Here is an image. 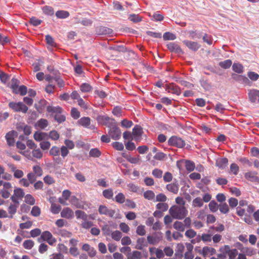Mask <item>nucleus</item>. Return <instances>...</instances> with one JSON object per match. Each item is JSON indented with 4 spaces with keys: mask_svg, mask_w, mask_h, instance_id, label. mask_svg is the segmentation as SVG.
<instances>
[{
    "mask_svg": "<svg viewBox=\"0 0 259 259\" xmlns=\"http://www.w3.org/2000/svg\"><path fill=\"white\" fill-rule=\"evenodd\" d=\"M248 95L249 100L251 103H259V90L256 89L250 90Z\"/></svg>",
    "mask_w": 259,
    "mask_h": 259,
    "instance_id": "obj_9",
    "label": "nucleus"
},
{
    "mask_svg": "<svg viewBox=\"0 0 259 259\" xmlns=\"http://www.w3.org/2000/svg\"><path fill=\"white\" fill-rule=\"evenodd\" d=\"M111 237L115 241H119L122 237V234L119 231H114L111 233Z\"/></svg>",
    "mask_w": 259,
    "mask_h": 259,
    "instance_id": "obj_52",
    "label": "nucleus"
},
{
    "mask_svg": "<svg viewBox=\"0 0 259 259\" xmlns=\"http://www.w3.org/2000/svg\"><path fill=\"white\" fill-rule=\"evenodd\" d=\"M20 81L15 78H13L11 80V88L12 89L13 92L15 93L17 92V90L19 88Z\"/></svg>",
    "mask_w": 259,
    "mask_h": 259,
    "instance_id": "obj_32",
    "label": "nucleus"
},
{
    "mask_svg": "<svg viewBox=\"0 0 259 259\" xmlns=\"http://www.w3.org/2000/svg\"><path fill=\"white\" fill-rule=\"evenodd\" d=\"M214 234V232L209 229L208 231L207 234H203L201 237V240L203 242H211L212 240V236Z\"/></svg>",
    "mask_w": 259,
    "mask_h": 259,
    "instance_id": "obj_21",
    "label": "nucleus"
},
{
    "mask_svg": "<svg viewBox=\"0 0 259 259\" xmlns=\"http://www.w3.org/2000/svg\"><path fill=\"white\" fill-rule=\"evenodd\" d=\"M215 253V249L212 247L205 246L202 250L201 253L204 256L212 255Z\"/></svg>",
    "mask_w": 259,
    "mask_h": 259,
    "instance_id": "obj_19",
    "label": "nucleus"
},
{
    "mask_svg": "<svg viewBox=\"0 0 259 259\" xmlns=\"http://www.w3.org/2000/svg\"><path fill=\"white\" fill-rule=\"evenodd\" d=\"M44 13L48 15L52 16L54 13V11L52 7L46 6L42 8Z\"/></svg>",
    "mask_w": 259,
    "mask_h": 259,
    "instance_id": "obj_47",
    "label": "nucleus"
},
{
    "mask_svg": "<svg viewBox=\"0 0 259 259\" xmlns=\"http://www.w3.org/2000/svg\"><path fill=\"white\" fill-rule=\"evenodd\" d=\"M32 154L33 156L37 159H40L42 157V152L40 150L39 148H37V147L35 149H33L32 151Z\"/></svg>",
    "mask_w": 259,
    "mask_h": 259,
    "instance_id": "obj_39",
    "label": "nucleus"
},
{
    "mask_svg": "<svg viewBox=\"0 0 259 259\" xmlns=\"http://www.w3.org/2000/svg\"><path fill=\"white\" fill-rule=\"evenodd\" d=\"M108 49L110 50H113L117 52H123L125 51V49L123 46H110Z\"/></svg>",
    "mask_w": 259,
    "mask_h": 259,
    "instance_id": "obj_49",
    "label": "nucleus"
},
{
    "mask_svg": "<svg viewBox=\"0 0 259 259\" xmlns=\"http://www.w3.org/2000/svg\"><path fill=\"white\" fill-rule=\"evenodd\" d=\"M185 235L189 238H193L196 236V232L193 229H190L186 231Z\"/></svg>",
    "mask_w": 259,
    "mask_h": 259,
    "instance_id": "obj_60",
    "label": "nucleus"
},
{
    "mask_svg": "<svg viewBox=\"0 0 259 259\" xmlns=\"http://www.w3.org/2000/svg\"><path fill=\"white\" fill-rule=\"evenodd\" d=\"M174 228L178 231L184 232L185 228L183 223L179 221H176L173 225Z\"/></svg>",
    "mask_w": 259,
    "mask_h": 259,
    "instance_id": "obj_30",
    "label": "nucleus"
},
{
    "mask_svg": "<svg viewBox=\"0 0 259 259\" xmlns=\"http://www.w3.org/2000/svg\"><path fill=\"white\" fill-rule=\"evenodd\" d=\"M80 90L82 92L88 93L92 91V87L87 83H82L80 87Z\"/></svg>",
    "mask_w": 259,
    "mask_h": 259,
    "instance_id": "obj_34",
    "label": "nucleus"
},
{
    "mask_svg": "<svg viewBox=\"0 0 259 259\" xmlns=\"http://www.w3.org/2000/svg\"><path fill=\"white\" fill-rule=\"evenodd\" d=\"M163 38L164 40H175L176 38V36L174 33L166 32L163 34Z\"/></svg>",
    "mask_w": 259,
    "mask_h": 259,
    "instance_id": "obj_54",
    "label": "nucleus"
},
{
    "mask_svg": "<svg viewBox=\"0 0 259 259\" xmlns=\"http://www.w3.org/2000/svg\"><path fill=\"white\" fill-rule=\"evenodd\" d=\"M228 163V160L227 158H219L216 160V165L219 167L220 168L224 169L225 168Z\"/></svg>",
    "mask_w": 259,
    "mask_h": 259,
    "instance_id": "obj_18",
    "label": "nucleus"
},
{
    "mask_svg": "<svg viewBox=\"0 0 259 259\" xmlns=\"http://www.w3.org/2000/svg\"><path fill=\"white\" fill-rule=\"evenodd\" d=\"M232 64V61L230 59L221 61L219 63V66L225 69L229 68L231 66Z\"/></svg>",
    "mask_w": 259,
    "mask_h": 259,
    "instance_id": "obj_28",
    "label": "nucleus"
},
{
    "mask_svg": "<svg viewBox=\"0 0 259 259\" xmlns=\"http://www.w3.org/2000/svg\"><path fill=\"white\" fill-rule=\"evenodd\" d=\"M37 125L39 128L44 129L48 126V121L46 119L41 118L37 121Z\"/></svg>",
    "mask_w": 259,
    "mask_h": 259,
    "instance_id": "obj_50",
    "label": "nucleus"
},
{
    "mask_svg": "<svg viewBox=\"0 0 259 259\" xmlns=\"http://www.w3.org/2000/svg\"><path fill=\"white\" fill-rule=\"evenodd\" d=\"M27 92V87L24 85H22L19 87V88L17 90V92H15V94H20L21 96H24L26 94Z\"/></svg>",
    "mask_w": 259,
    "mask_h": 259,
    "instance_id": "obj_48",
    "label": "nucleus"
},
{
    "mask_svg": "<svg viewBox=\"0 0 259 259\" xmlns=\"http://www.w3.org/2000/svg\"><path fill=\"white\" fill-rule=\"evenodd\" d=\"M168 89L169 92H171L172 93L177 95H179L181 94L180 88L174 83L170 84L168 86Z\"/></svg>",
    "mask_w": 259,
    "mask_h": 259,
    "instance_id": "obj_26",
    "label": "nucleus"
},
{
    "mask_svg": "<svg viewBox=\"0 0 259 259\" xmlns=\"http://www.w3.org/2000/svg\"><path fill=\"white\" fill-rule=\"evenodd\" d=\"M108 134L110 137L114 140H118L120 138L121 132L119 127L117 125L116 122L109 127Z\"/></svg>",
    "mask_w": 259,
    "mask_h": 259,
    "instance_id": "obj_2",
    "label": "nucleus"
},
{
    "mask_svg": "<svg viewBox=\"0 0 259 259\" xmlns=\"http://www.w3.org/2000/svg\"><path fill=\"white\" fill-rule=\"evenodd\" d=\"M78 123L85 127H88L91 124V119L88 117H83L78 120Z\"/></svg>",
    "mask_w": 259,
    "mask_h": 259,
    "instance_id": "obj_24",
    "label": "nucleus"
},
{
    "mask_svg": "<svg viewBox=\"0 0 259 259\" xmlns=\"http://www.w3.org/2000/svg\"><path fill=\"white\" fill-rule=\"evenodd\" d=\"M100 214H104L113 218L115 213V211L113 209H109L107 206L104 205H100L98 209Z\"/></svg>",
    "mask_w": 259,
    "mask_h": 259,
    "instance_id": "obj_8",
    "label": "nucleus"
},
{
    "mask_svg": "<svg viewBox=\"0 0 259 259\" xmlns=\"http://www.w3.org/2000/svg\"><path fill=\"white\" fill-rule=\"evenodd\" d=\"M33 138L36 141H41L48 139L49 136L46 133L36 132L33 135Z\"/></svg>",
    "mask_w": 259,
    "mask_h": 259,
    "instance_id": "obj_16",
    "label": "nucleus"
},
{
    "mask_svg": "<svg viewBox=\"0 0 259 259\" xmlns=\"http://www.w3.org/2000/svg\"><path fill=\"white\" fill-rule=\"evenodd\" d=\"M90 155L94 157H99L101 153L100 150L97 148H93L90 151Z\"/></svg>",
    "mask_w": 259,
    "mask_h": 259,
    "instance_id": "obj_55",
    "label": "nucleus"
},
{
    "mask_svg": "<svg viewBox=\"0 0 259 259\" xmlns=\"http://www.w3.org/2000/svg\"><path fill=\"white\" fill-rule=\"evenodd\" d=\"M37 240L39 242L46 241L50 245H53L56 242V239L53 237L51 233L48 231L42 232L40 237Z\"/></svg>",
    "mask_w": 259,
    "mask_h": 259,
    "instance_id": "obj_5",
    "label": "nucleus"
},
{
    "mask_svg": "<svg viewBox=\"0 0 259 259\" xmlns=\"http://www.w3.org/2000/svg\"><path fill=\"white\" fill-rule=\"evenodd\" d=\"M185 163L186 169L188 171L191 172L194 169L195 166L194 163L193 161L187 160L186 161Z\"/></svg>",
    "mask_w": 259,
    "mask_h": 259,
    "instance_id": "obj_43",
    "label": "nucleus"
},
{
    "mask_svg": "<svg viewBox=\"0 0 259 259\" xmlns=\"http://www.w3.org/2000/svg\"><path fill=\"white\" fill-rule=\"evenodd\" d=\"M183 42L189 49L194 52H196L200 48V45L195 41L185 40Z\"/></svg>",
    "mask_w": 259,
    "mask_h": 259,
    "instance_id": "obj_12",
    "label": "nucleus"
},
{
    "mask_svg": "<svg viewBox=\"0 0 259 259\" xmlns=\"http://www.w3.org/2000/svg\"><path fill=\"white\" fill-rule=\"evenodd\" d=\"M143 133L142 128L140 126L136 125L133 129V135L134 137V140L137 142L139 141Z\"/></svg>",
    "mask_w": 259,
    "mask_h": 259,
    "instance_id": "obj_13",
    "label": "nucleus"
},
{
    "mask_svg": "<svg viewBox=\"0 0 259 259\" xmlns=\"http://www.w3.org/2000/svg\"><path fill=\"white\" fill-rule=\"evenodd\" d=\"M167 49L171 52L178 54H183V52L180 47L175 42H170L166 45Z\"/></svg>",
    "mask_w": 259,
    "mask_h": 259,
    "instance_id": "obj_11",
    "label": "nucleus"
},
{
    "mask_svg": "<svg viewBox=\"0 0 259 259\" xmlns=\"http://www.w3.org/2000/svg\"><path fill=\"white\" fill-rule=\"evenodd\" d=\"M9 106L15 112H22L25 113L28 111V107L21 102L17 103L11 102L9 104Z\"/></svg>",
    "mask_w": 259,
    "mask_h": 259,
    "instance_id": "obj_3",
    "label": "nucleus"
},
{
    "mask_svg": "<svg viewBox=\"0 0 259 259\" xmlns=\"http://www.w3.org/2000/svg\"><path fill=\"white\" fill-rule=\"evenodd\" d=\"M97 120L100 124L105 125L109 128L116 123L115 120L113 118H110L107 116H99L97 118Z\"/></svg>",
    "mask_w": 259,
    "mask_h": 259,
    "instance_id": "obj_6",
    "label": "nucleus"
},
{
    "mask_svg": "<svg viewBox=\"0 0 259 259\" xmlns=\"http://www.w3.org/2000/svg\"><path fill=\"white\" fill-rule=\"evenodd\" d=\"M17 135V133L15 131H11L6 134L5 138L7 144L9 146H13L14 145L15 143L14 138L16 137Z\"/></svg>",
    "mask_w": 259,
    "mask_h": 259,
    "instance_id": "obj_10",
    "label": "nucleus"
},
{
    "mask_svg": "<svg viewBox=\"0 0 259 259\" xmlns=\"http://www.w3.org/2000/svg\"><path fill=\"white\" fill-rule=\"evenodd\" d=\"M256 174L254 172H248L245 174V177L246 179L251 181H256L257 179Z\"/></svg>",
    "mask_w": 259,
    "mask_h": 259,
    "instance_id": "obj_36",
    "label": "nucleus"
},
{
    "mask_svg": "<svg viewBox=\"0 0 259 259\" xmlns=\"http://www.w3.org/2000/svg\"><path fill=\"white\" fill-rule=\"evenodd\" d=\"M34 244V242L32 240H26L24 241L23 246L26 249H30L33 247Z\"/></svg>",
    "mask_w": 259,
    "mask_h": 259,
    "instance_id": "obj_44",
    "label": "nucleus"
},
{
    "mask_svg": "<svg viewBox=\"0 0 259 259\" xmlns=\"http://www.w3.org/2000/svg\"><path fill=\"white\" fill-rule=\"evenodd\" d=\"M203 202L200 197H196L192 201V206L194 207H201L203 206Z\"/></svg>",
    "mask_w": 259,
    "mask_h": 259,
    "instance_id": "obj_37",
    "label": "nucleus"
},
{
    "mask_svg": "<svg viewBox=\"0 0 259 259\" xmlns=\"http://www.w3.org/2000/svg\"><path fill=\"white\" fill-rule=\"evenodd\" d=\"M70 203L77 208H82L83 205L81 201L75 196H72L70 200Z\"/></svg>",
    "mask_w": 259,
    "mask_h": 259,
    "instance_id": "obj_25",
    "label": "nucleus"
},
{
    "mask_svg": "<svg viewBox=\"0 0 259 259\" xmlns=\"http://www.w3.org/2000/svg\"><path fill=\"white\" fill-rule=\"evenodd\" d=\"M226 252L228 253L229 258H236V256L238 254L237 249H230L229 246H225Z\"/></svg>",
    "mask_w": 259,
    "mask_h": 259,
    "instance_id": "obj_23",
    "label": "nucleus"
},
{
    "mask_svg": "<svg viewBox=\"0 0 259 259\" xmlns=\"http://www.w3.org/2000/svg\"><path fill=\"white\" fill-rule=\"evenodd\" d=\"M168 144L171 146H175L179 148H182L185 146V142L182 139L177 136L171 137L168 141Z\"/></svg>",
    "mask_w": 259,
    "mask_h": 259,
    "instance_id": "obj_4",
    "label": "nucleus"
},
{
    "mask_svg": "<svg viewBox=\"0 0 259 259\" xmlns=\"http://www.w3.org/2000/svg\"><path fill=\"white\" fill-rule=\"evenodd\" d=\"M112 146L116 150L122 151L124 149V146L122 143L114 142L112 143Z\"/></svg>",
    "mask_w": 259,
    "mask_h": 259,
    "instance_id": "obj_64",
    "label": "nucleus"
},
{
    "mask_svg": "<svg viewBox=\"0 0 259 259\" xmlns=\"http://www.w3.org/2000/svg\"><path fill=\"white\" fill-rule=\"evenodd\" d=\"M46 40L48 45L51 47H56L57 45L54 41L53 38L50 35L46 36Z\"/></svg>",
    "mask_w": 259,
    "mask_h": 259,
    "instance_id": "obj_45",
    "label": "nucleus"
},
{
    "mask_svg": "<svg viewBox=\"0 0 259 259\" xmlns=\"http://www.w3.org/2000/svg\"><path fill=\"white\" fill-rule=\"evenodd\" d=\"M233 70L239 74L242 73L243 72V66L240 63H234L232 65Z\"/></svg>",
    "mask_w": 259,
    "mask_h": 259,
    "instance_id": "obj_31",
    "label": "nucleus"
},
{
    "mask_svg": "<svg viewBox=\"0 0 259 259\" xmlns=\"http://www.w3.org/2000/svg\"><path fill=\"white\" fill-rule=\"evenodd\" d=\"M145 226L143 225L139 226L136 230V233L138 235L140 236H144L146 234V230Z\"/></svg>",
    "mask_w": 259,
    "mask_h": 259,
    "instance_id": "obj_59",
    "label": "nucleus"
},
{
    "mask_svg": "<svg viewBox=\"0 0 259 259\" xmlns=\"http://www.w3.org/2000/svg\"><path fill=\"white\" fill-rule=\"evenodd\" d=\"M209 208L211 211L216 212L218 209V206L217 203L214 201H211L208 204Z\"/></svg>",
    "mask_w": 259,
    "mask_h": 259,
    "instance_id": "obj_56",
    "label": "nucleus"
},
{
    "mask_svg": "<svg viewBox=\"0 0 259 259\" xmlns=\"http://www.w3.org/2000/svg\"><path fill=\"white\" fill-rule=\"evenodd\" d=\"M162 234L161 232H156L152 235L147 236V241L150 244H156L162 239Z\"/></svg>",
    "mask_w": 259,
    "mask_h": 259,
    "instance_id": "obj_7",
    "label": "nucleus"
},
{
    "mask_svg": "<svg viewBox=\"0 0 259 259\" xmlns=\"http://www.w3.org/2000/svg\"><path fill=\"white\" fill-rule=\"evenodd\" d=\"M143 196L144 198L149 200H151L155 197L154 193L151 190H147L144 193Z\"/></svg>",
    "mask_w": 259,
    "mask_h": 259,
    "instance_id": "obj_42",
    "label": "nucleus"
},
{
    "mask_svg": "<svg viewBox=\"0 0 259 259\" xmlns=\"http://www.w3.org/2000/svg\"><path fill=\"white\" fill-rule=\"evenodd\" d=\"M24 192L21 188H16L14 191V195L19 198V199L22 198L24 196Z\"/></svg>",
    "mask_w": 259,
    "mask_h": 259,
    "instance_id": "obj_46",
    "label": "nucleus"
},
{
    "mask_svg": "<svg viewBox=\"0 0 259 259\" xmlns=\"http://www.w3.org/2000/svg\"><path fill=\"white\" fill-rule=\"evenodd\" d=\"M51 155L53 156H58L60 154V148L57 146H53L49 151Z\"/></svg>",
    "mask_w": 259,
    "mask_h": 259,
    "instance_id": "obj_40",
    "label": "nucleus"
},
{
    "mask_svg": "<svg viewBox=\"0 0 259 259\" xmlns=\"http://www.w3.org/2000/svg\"><path fill=\"white\" fill-rule=\"evenodd\" d=\"M33 174L38 177L42 175V170L41 167L38 165H35L33 167Z\"/></svg>",
    "mask_w": 259,
    "mask_h": 259,
    "instance_id": "obj_57",
    "label": "nucleus"
},
{
    "mask_svg": "<svg viewBox=\"0 0 259 259\" xmlns=\"http://www.w3.org/2000/svg\"><path fill=\"white\" fill-rule=\"evenodd\" d=\"M73 214V211L68 207L64 208L61 212V217L68 219H71Z\"/></svg>",
    "mask_w": 259,
    "mask_h": 259,
    "instance_id": "obj_17",
    "label": "nucleus"
},
{
    "mask_svg": "<svg viewBox=\"0 0 259 259\" xmlns=\"http://www.w3.org/2000/svg\"><path fill=\"white\" fill-rule=\"evenodd\" d=\"M127 259H141L142 258V253L139 251L135 250L132 252L126 254Z\"/></svg>",
    "mask_w": 259,
    "mask_h": 259,
    "instance_id": "obj_20",
    "label": "nucleus"
},
{
    "mask_svg": "<svg viewBox=\"0 0 259 259\" xmlns=\"http://www.w3.org/2000/svg\"><path fill=\"white\" fill-rule=\"evenodd\" d=\"M125 196L122 193H119L115 196V201L119 203H123L125 201Z\"/></svg>",
    "mask_w": 259,
    "mask_h": 259,
    "instance_id": "obj_58",
    "label": "nucleus"
},
{
    "mask_svg": "<svg viewBox=\"0 0 259 259\" xmlns=\"http://www.w3.org/2000/svg\"><path fill=\"white\" fill-rule=\"evenodd\" d=\"M128 19L134 23H138L142 21V17L139 15L133 14L129 15Z\"/></svg>",
    "mask_w": 259,
    "mask_h": 259,
    "instance_id": "obj_38",
    "label": "nucleus"
},
{
    "mask_svg": "<svg viewBox=\"0 0 259 259\" xmlns=\"http://www.w3.org/2000/svg\"><path fill=\"white\" fill-rule=\"evenodd\" d=\"M25 202L30 205H33L35 203V199L34 197L30 194H27L25 196Z\"/></svg>",
    "mask_w": 259,
    "mask_h": 259,
    "instance_id": "obj_53",
    "label": "nucleus"
},
{
    "mask_svg": "<svg viewBox=\"0 0 259 259\" xmlns=\"http://www.w3.org/2000/svg\"><path fill=\"white\" fill-rule=\"evenodd\" d=\"M112 30L104 26H99L96 28V33L98 35H107L112 33Z\"/></svg>",
    "mask_w": 259,
    "mask_h": 259,
    "instance_id": "obj_15",
    "label": "nucleus"
},
{
    "mask_svg": "<svg viewBox=\"0 0 259 259\" xmlns=\"http://www.w3.org/2000/svg\"><path fill=\"white\" fill-rule=\"evenodd\" d=\"M56 16L59 19H65L69 17V13L66 11L60 10L56 12Z\"/></svg>",
    "mask_w": 259,
    "mask_h": 259,
    "instance_id": "obj_29",
    "label": "nucleus"
},
{
    "mask_svg": "<svg viewBox=\"0 0 259 259\" xmlns=\"http://www.w3.org/2000/svg\"><path fill=\"white\" fill-rule=\"evenodd\" d=\"M148 241L145 238L141 237L137 239L135 248L139 250H142L144 247L148 246Z\"/></svg>",
    "mask_w": 259,
    "mask_h": 259,
    "instance_id": "obj_14",
    "label": "nucleus"
},
{
    "mask_svg": "<svg viewBox=\"0 0 259 259\" xmlns=\"http://www.w3.org/2000/svg\"><path fill=\"white\" fill-rule=\"evenodd\" d=\"M171 217L176 219L182 220L187 215L188 210L184 206L174 205L169 209Z\"/></svg>",
    "mask_w": 259,
    "mask_h": 259,
    "instance_id": "obj_1",
    "label": "nucleus"
},
{
    "mask_svg": "<svg viewBox=\"0 0 259 259\" xmlns=\"http://www.w3.org/2000/svg\"><path fill=\"white\" fill-rule=\"evenodd\" d=\"M152 174L155 178L159 179L162 178L163 171L160 169L155 168Z\"/></svg>",
    "mask_w": 259,
    "mask_h": 259,
    "instance_id": "obj_63",
    "label": "nucleus"
},
{
    "mask_svg": "<svg viewBox=\"0 0 259 259\" xmlns=\"http://www.w3.org/2000/svg\"><path fill=\"white\" fill-rule=\"evenodd\" d=\"M184 248L185 247L183 244H178L176 249V253L181 256H183V252L184 250Z\"/></svg>",
    "mask_w": 259,
    "mask_h": 259,
    "instance_id": "obj_62",
    "label": "nucleus"
},
{
    "mask_svg": "<svg viewBox=\"0 0 259 259\" xmlns=\"http://www.w3.org/2000/svg\"><path fill=\"white\" fill-rule=\"evenodd\" d=\"M40 209L37 206H34L32 207L31 213L34 217H38L40 214Z\"/></svg>",
    "mask_w": 259,
    "mask_h": 259,
    "instance_id": "obj_61",
    "label": "nucleus"
},
{
    "mask_svg": "<svg viewBox=\"0 0 259 259\" xmlns=\"http://www.w3.org/2000/svg\"><path fill=\"white\" fill-rule=\"evenodd\" d=\"M47 110L49 113H54L56 114H60L62 112V109L60 106H48L47 108Z\"/></svg>",
    "mask_w": 259,
    "mask_h": 259,
    "instance_id": "obj_27",
    "label": "nucleus"
},
{
    "mask_svg": "<svg viewBox=\"0 0 259 259\" xmlns=\"http://www.w3.org/2000/svg\"><path fill=\"white\" fill-rule=\"evenodd\" d=\"M241 251L244 253L245 255L251 256L255 254V251L251 247H244L242 249Z\"/></svg>",
    "mask_w": 259,
    "mask_h": 259,
    "instance_id": "obj_35",
    "label": "nucleus"
},
{
    "mask_svg": "<svg viewBox=\"0 0 259 259\" xmlns=\"http://www.w3.org/2000/svg\"><path fill=\"white\" fill-rule=\"evenodd\" d=\"M75 213L77 219H81L83 220L88 219V215L83 211L77 210L75 211Z\"/></svg>",
    "mask_w": 259,
    "mask_h": 259,
    "instance_id": "obj_33",
    "label": "nucleus"
},
{
    "mask_svg": "<svg viewBox=\"0 0 259 259\" xmlns=\"http://www.w3.org/2000/svg\"><path fill=\"white\" fill-rule=\"evenodd\" d=\"M18 206L16 204H11L8 208V212L11 214L9 217L10 218H13V215L14 214L16 211Z\"/></svg>",
    "mask_w": 259,
    "mask_h": 259,
    "instance_id": "obj_41",
    "label": "nucleus"
},
{
    "mask_svg": "<svg viewBox=\"0 0 259 259\" xmlns=\"http://www.w3.org/2000/svg\"><path fill=\"white\" fill-rule=\"evenodd\" d=\"M166 189L174 194H177L179 191V185L177 183H172L166 186Z\"/></svg>",
    "mask_w": 259,
    "mask_h": 259,
    "instance_id": "obj_22",
    "label": "nucleus"
},
{
    "mask_svg": "<svg viewBox=\"0 0 259 259\" xmlns=\"http://www.w3.org/2000/svg\"><path fill=\"white\" fill-rule=\"evenodd\" d=\"M103 195L107 199H111L113 196V192L111 189H106L103 191Z\"/></svg>",
    "mask_w": 259,
    "mask_h": 259,
    "instance_id": "obj_51",
    "label": "nucleus"
}]
</instances>
